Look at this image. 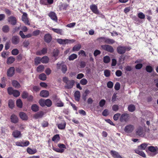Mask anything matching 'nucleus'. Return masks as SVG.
Listing matches in <instances>:
<instances>
[{
  "label": "nucleus",
  "instance_id": "1",
  "mask_svg": "<svg viewBox=\"0 0 158 158\" xmlns=\"http://www.w3.org/2000/svg\"><path fill=\"white\" fill-rule=\"evenodd\" d=\"M63 81L65 83L64 87L66 89H70L73 88L74 85L75 81L73 80H69L68 78L64 77L63 78Z\"/></svg>",
  "mask_w": 158,
  "mask_h": 158
},
{
  "label": "nucleus",
  "instance_id": "2",
  "mask_svg": "<svg viewBox=\"0 0 158 158\" xmlns=\"http://www.w3.org/2000/svg\"><path fill=\"white\" fill-rule=\"evenodd\" d=\"M7 90L9 95L13 94L14 97H16L19 96L20 95L19 92L17 90H14L12 87H9L8 88Z\"/></svg>",
  "mask_w": 158,
  "mask_h": 158
},
{
  "label": "nucleus",
  "instance_id": "3",
  "mask_svg": "<svg viewBox=\"0 0 158 158\" xmlns=\"http://www.w3.org/2000/svg\"><path fill=\"white\" fill-rule=\"evenodd\" d=\"M130 119V115L127 113H124L121 115L119 120L121 122H127Z\"/></svg>",
  "mask_w": 158,
  "mask_h": 158
},
{
  "label": "nucleus",
  "instance_id": "4",
  "mask_svg": "<svg viewBox=\"0 0 158 158\" xmlns=\"http://www.w3.org/2000/svg\"><path fill=\"white\" fill-rule=\"evenodd\" d=\"M56 68L57 69H60L64 73H65L67 70L66 65L63 62L60 63L59 62L56 64Z\"/></svg>",
  "mask_w": 158,
  "mask_h": 158
},
{
  "label": "nucleus",
  "instance_id": "5",
  "mask_svg": "<svg viewBox=\"0 0 158 158\" xmlns=\"http://www.w3.org/2000/svg\"><path fill=\"white\" fill-rule=\"evenodd\" d=\"M131 48L128 47H126L124 46H119L117 48V51L118 53L120 54H124L126 50L129 51Z\"/></svg>",
  "mask_w": 158,
  "mask_h": 158
},
{
  "label": "nucleus",
  "instance_id": "6",
  "mask_svg": "<svg viewBox=\"0 0 158 158\" xmlns=\"http://www.w3.org/2000/svg\"><path fill=\"white\" fill-rule=\"evenodd\" d=\"M148 150L152 152V153L150 154V155L152 156H155L158 153V148L156 146H149L148 147Z\"/></svg>",
  "mask_w": 158,
  "mask_h": 158
},
{
  "label": "nucleus",
  "instance_id": "7",
  "mask_svg": "<svg viewBox=\"0 0 158 158\" xmlns=\"http://www.w3.org/2000/svg\"><path fill=\"white\" fill-rule=\"evenodd\" d=\"M74 40H63L61 39H58L57 40V42L60 44H66L68 43H73L75 42Z\"/></svg>",
  "mask_w": 158,
  "mask_h": 158
},
{
  "label": "nucleus",
  "instance_id": "8",
  "mask_svg": "<svg viewBox=\"0 0 158 158\" xmlns=\"http://www.w3.org/2000/svg\"><path fill=\"white\" fill-rule=\"evenodd\" d=\"M101 47L102 49L110 52L112 53L114 51L113 48L110 45L104 44L102 45Z\"/></svg>",
  "mask_w": 158,
  "mask_h": 158
},
{
  "label": "nucleus",
  "instance_id": "9",
  "mask_svg": "<svg viewBox=\"0 0 158 158\" xmlns=\"http://www.w3.org/2000/svg\"><path fill=\"white\" fill-rule=\"evenodd\" d=\"M134 127L133 125L128 124L125 127L124 131L126 133H130L134 131Z\"/></svg>",
  "mask_w": 158,
  "mask_h": 158
},
{
  "label": "nucleus",
  "instance_id": "10",
  "mask_svg": "<svg viewBox=\"0 0 158 158\" xmlns=\"http://www.w3.org/2000/svg\"><path fill=\"white\" fill-rule=\"evenodd\" d=\"M8 22L12 25H15L17 23V19L16 18L13 16H10L7 18Z\"/></svg>",
  "mask_w": 158,
  "mask_h": 158
},
{
  "label": "nucleus",
  "instance_id": "11",
  "mask_svg": "<svg viewBox=\"0 0 158 158\" xmlns=\"http://www.w3.org/2000/svg\"><path fill=\"white\" fill-rule=\"evenodd\" d=\"M20 37L17 35H14L12 37L11 39L12 43L15 45H17L20 42Z\"/></svg>",
  "mask_w": 158,
  "mask_h": 158
},
{
  "label": "nucleus",
  "instance_id": "12",
  "mask_svg": "<svg viewBox=\"0 0 158 158\" xmlns=\"http://www.w3.org/2000/svg\"><path fill=\"white\" fill-rule=\"evenodd\" d=\"M15 72V69L14 67H10L7 71V76L8 77H12L14 75Z\"/></svg>",
  "mask_w": 158,
  "mask_h": 158
},
{
  "label": "nucleus",
  "instance_id": "13",
  "mask_svg": "<svg viewBox=\"0 0 158 158\" xmlns=\"http://www.w3.org/2000/svg\"><path fill=\"white\" fill-rule=\"evenodd\" d=\"M22 20L26 24L30 25V23L27 18V14L25 13H23L22 17Z\"/></svg>",
  "mask_w": 158,
  "mask_h": 158
},
{
  "label": "nucleus",
  "instance_id": "14",
  "mask_svg": "<svg viewBox=\"0 0 158 158\" xmlns=\"http://www.w3.org/2000/svg\"><path fill=\"white\" fill-rule=\"evenodd\" d=\"M48 16L53 21L57 22V18L56 13L54 12H51L48 14Z\"/></svg>",
  "mask_w": 158,
  "mask_h": 158
},
{
  "label": "nucleus",
  "instance_id": "15",
  "mask_svg": "<svg viewBox=\"0 0 158 158\" xmlns=\"http://www.w3.org/2000/svg\"><path fill=\"white\" fill-rule=\"evenodd\" d=\"M19 35L20 36L21 38L22 39H25V38H28L31 37L33 36L32 34H28L27 35H25L23 32L22 31H20L19 32Z\"/></svg>",
  "mask_w": 158,
  "mask_h": 158
},
{
  "label": "nucleus",
  "instance_id": "16",
  "mask_svg": "<svg viewBox=\"0 0 158 158\" xmlns=\"http://www.w3.org/2000/svg\"><path fill=\"white\" fill-rule=\"evenodd\" d=\"M90 9L94 13L98 14H99V11L98 10V7L95 5H92L90 6Z\"/></svg>",
  "mask_w": 158,
  "mask_h": 158
},
{
  "label": "nucleus",
  "instance_id": "17",
  "mask_svg": "<svg viewBox=\"0 0 158 158\" xmlns=\"http://www.w3.org/2000/svg\"><path fill=\"white\" fill-rule=\"evenodd\" d=\"M110 154L114 158H123L118 152L114 151H110Z\"/></svg>",
  "mask_w": 158,
  "mask_h": 158
},
{
  "label": "nucleus",
  "instance_id": "18",
  "mask_svg": "<svg viewBox=\"0 0 158 158\" xmlns=\"http://www.w3.org/2000/svg\"><path fill=\"white\" fill-rule=\"evenodd\" d=\"M12 135L15 138H20L21 136L20 131L17 130H15L13 132Z\"/></svg>",
  "mask_w": 158,
  "mask_h": 158
},
{
  "label": "nucleus",
  "instance_id": "19",
  "mask_svg": "<svg viewBox=\"0 0 158 158\" xmlns=\"http://www.w3.org/2000/svg\"><path fill=\"white\" fill-rule=\"evenodd\" d=\"M44 113L43 111H40L34 114L33 117L36 119L41 118L44 115Z\"/></svg>",
  "mask_w": 158,
  "mask_h": 158
},
{
  "label": "nucleus",
  "instance_id": "20",
  "mask_svg": "<svg viewBox=\"0 0 158 158\" xmlns=\"http://www.w3.org/2000/svg\"><path fill=\"white\" fill-rule=\"evenodd\" d=\"M11 122L15 123H17L18 122V118L14 114H12L10 117Z\"/></svg>",
  "mask_w": 158,
  "mask_h": 158
},
{
  "label": "nucleus",
  "instance_id": "21",
  "mask_svg": "<svg viewBox=\"0 0 158 158\" xmlns=\"http://www.w3.org/2000/svg\"><path fill=\"white\" fill-rule=\"evenodd\" d=\"M143 130L142 127H139L136 130V134L137 135L142 136H143Z\"/></svg>",
  "mask_w": 158,
  "mask_h": 158
},
{
  "label": "nucleus",
  "instance_id": "22",
  "mask_svg": "<svg viewBox=\"0 0 158 158\" xmlns=\"http://www.w3.org/2000/svg\"><path fill=\"white\" fill-rule=\"evenodd\" d=\"M49 92L46 90H43L41 91L40 94V95L43 97H47L49 95Z\"/></svg>",
  "mask_w": 158,
  "mask_h": 158
},
{
  "label": "nucleus",
  "instance_id": "23",
  "mask_svg": "<svg viewBox=\"0 0 158 158\" xmlns=\"http://www.w3.org/2000/svg\"><path fill=\"white\" fill-rule=\"evenodd\" d=\"M52 37L50 34H47L45 35L44 36L45 41L48 43H49L51 40Z\"/></svg>",
  "mask_w": 158,
  "mask_h": 158
},
{
  "label": "nucleus",
  "instance_id": "24",
  "mask_svg": "<svg viewBox=\"0 0 158 158\" xmlns=\"http://www.w3.org/2000/svg\"><path fill=\"white\" fill-rule=\"evenodd\" d=\"M74 96L75 99L77 101H79L80 98V93L78 91H76L74 93Z\"/></svg>",
  "mask_w": 158,
  "mask_h": 158
},
{
  "label": "nucleus",
  "instance_id": "25",
  "mask_svg": "<svg viewBox=\"0 0 158 158\" xmlns=\"http://www.w3.org/2000/svg\"><path fill=\"white\" fill-rule=\"evenodd\" d=\"M104 43L107 44H112L115 43V41L113 39L109 38H104Z\"/></svg>",
  "mask_w": 158,
  "mask_h": 158
},
{
  "label": "nucleus",
  "instance_id": "26",
  "mask_svg": "<svg viewBox=\"0 0 158 158\" xmlns=\"http://www.w3.org/2000/svg\"><path fill=\"white\" fill-rule=\"evenodd\" d=\"M47 48H44L41 51H38L36 52V54L37 55H44L47 52Z\"/></svg>",
  "mask_w": 158,
  "mask_h": 158
},
{
  "label": "nucleus",
  "instance_id": "27",
  "mask_svg": "<svg viewBox=\"0 0 158 158\" xmlns=\"http://www.w3.org/2000/svg\"><path fill=\"white\" fill-rule=\"evenodd\" d=\"M66 123L64 121H62V122L58 125V127L60 129H64L65 127Z\"/></svg>",
  "mask_w": 158,
  "mask_h": 158
},
{
  "label": "nucleus",
  "instance_id": "28",
  "mask_svg": "<svg viewBox=\"0 0 158 158\" xmlns=\"http://www.w3.org/2000/svg\"><path fill=\"white\" fill-rule=\"evenodd\" d=\"M2 30L4 33H7L9 31L10 28L9 26L6 25L3 26Z\"/></svg>",
  "mask_w": 158,
  "mask_h": 158
},
{
  "label": "nucleus",
  "instance_id": "29",
  "mask_svg": "<svg viewBox=\"0 0 158 158\" xmlns=\"http://www.w3.org/2000/svg\"><path fill=\"white\" fill-rule=\"evenodd\" d=\"M140 149H136L135 150V152L137 154H139L140 156H142L143 157H146V155L144 153L143 151L140 150Z\"/></svg>",
  "mask_w": 158,
  "mask_h": 158
},
{
  "label": "nucleus",
  "instance_id": "30",
  "mask_svg": "<svg viewBox=\"0 0 158 158\" xmlns=\"http://www.w3.org/2000/svg\"><path fill=\"white\" fill-rule=\"evenodd\" d=\"M19 115L20 118L23 120H26L27 119V116L23 112H20L19 113Z\"/></svg>",
  "mask_w": 158,
  "mask_h": 158
},
{
  "label": "nucleus",
  "instance_id": "31",
  "mask_svg": "<svg viewBox=\"0 0 158 158\" xmlns=\"http://www.w3.org/2000/svg\"><path fill=\"white\" fill-rule=\"evenodd\" d=\"M12 84L13 86L16 88L18 89L21 86L19 83L15 80L13 81H12Z\"/></svg>",
  "mask_w": 158,
  "mask_h": 158
},
{
  "label": "nucleus",
  "instance_id": "32",
  "mask_svg": "<svg viewBox=\"0 0 158 158\" xmlns=\"http://www.w3.org/2000/svg\"><path fill=\"white\" fill-rule=\"evenodd\" d=\"M31 109L34 112H37L39 110V107L37 105L34 104L31 106Z\"/></svg>",
  "mask_w": 158,
  "mask_h": 158
},
{
  "label": "nucleus",
  "instance_id": "33",
  "mask_svg": "<svg viewBox=\"0 0 158 158\" xmlns=\"http://www.w3.org/2000/svg\"><path fill=\"white\" fill-rule=\"evenodd\" d=\"M27 152L30 154H33L37 152V150L35 149H32L29 148H28L27 150Z\"/></svg>",
  "mask_w": 158,
  "mask_h": 158
},
{
  "label": "nucleus",
  "instance_id": "34",
  "mask_svg": "<svg viewBox=\"0 0 158 158\" xmlns=\"http://www.w3.org/2000/svg\"><path fill=\"white\" fill-rule=\"evenodd\" d=\"M128 109L129 111L133 112L135 110V106L133 104L130 105L128 107Z\"/></svg>",
  "mask_w": 158,
  "mask_h": 158
},
{
  "label": "nucleus",
  "instance_id": "35",
  "mask_svg": "<svg viewBox=\"0 0 158 158\" xmlns=\"http://www.w3.org/2000/svg\"><path fill=\"white\" fill-rule=\"evenodd\" d=\"M15 60V59L13 56L8 57L7 59V63L8 64L12 63Z\"/></svg>",
  "mask_w": 158,
  "mask_h": 158
},
{
  "label": "nucleus",
  "instance_id": "36",
  "mask_svg": "<svg viewBox=\"0 0 158 158\" xmlns=\"http://www.w3.org/2000/svg\"><path fill=\"white\" fill-rule=\"evenodd\" d=\"M52 30L56 33L61 35L63 34V31L62 29L52 28Z\"/></svg>",
  "mask_w": 158,
  "mask_h": 158
},
{
  "label": "nucleus",
  "instance_id": "37",
  "mask_svg": "<svg viewBox=\"0 0 158 158\" xmlns=\"http://www.w3.org/2000/svg\"><path fill=\"white\" fill-rule=\"evenodd\" d=\"M59 50L56 48L54 49L52 52L53 56L55 57H57L59 54Z\"/></svg>",
  "mask_w": 158,
  "mask_h": 158
},
{
  "label": "nucleus",
  "instance_id": "38",
  "mask_svg": "<svg viewBox=\"0 0 158 158\" xmlns=\"http://www.w3.org/2000/svg\"><path fill=\"white\" fill-rule=\"evenodd\" d=\"M60 137L58 134H57L53 136L52 138V141L55 143H57L60 140Z\"/></svg>",
  "mask_w": 158,
  "mask_h": 158
},
{
  "label": "nucleus",
  "instance_id": "39",
  "mask_svg": "<svg viewBox=\"0 0 158 158\" xmlns=\"http://www.w3.org/2000/svg\"><path fill=\"white\" fill-rule=\"evenodd\" d=\"M30 44V41L28 40H25L23 43V46L24 48H27Z\"/></svg>",
  "mask_w": 158,
  "mask_h": 158
},
{
  "label": "nucleus",
  "instance_id": "40",
  "mask_svg": "<svg viewBox=\"0 0 158 158\" xmlns=\"http://www.w3.org/2000/svg\"><path fill=\"white\" fill-rule=\"evenodd\" d=\"M41 62L43 63L46 64L49 61V58L47 56H44L41 58Z\"/></svg>",
  "mask_w": 158,
  "mask_h": 158
},
{
  "label": "nucleus",
  "instance_id": "41",
  "mask_svg": "<svg viewBox=\"0 0 158 158\" xmlns=\"http://www.w3.org/2000/svg\"><path fill=\"white\" fill-rule=\"evenodd\" d=\"M148 144L146 143H143L141 144L138 147V149L140 150H145Z\"/></svg>",
  "mask_w": 158,
  "mask_h": 158
},
{
  "label": "nucleus",
  "instance_id": "42",
  "mask_svg": "<svg viewBox=\"0 0 158 158\" xmlns=\"http://www.w3.org/2000/svg\"><path fill=\"white\" fill-rule=\"evenodd\" d=\"M44 69V66L43 65H41L38 66L36 69V71L38 72H41Z\"/></svg>",
  "mask_w": 158,
  "mask_h": 158
},
{
  "label": "nucleus",
  "instance_id": "43",
  "mask_svg": "<svg viewBox=\"0 0 158 158\" xmlns=\"http://www.w3.org/2000/svg\"><path fill=\"white\" fill-rule=\"evenodd\" d=\"M81 44H78L75 45L73 48V50L74 51H78L81 48Z\"/></svg>",
  "mask_w": 158,
  "mask_h": 158
},
{
  "label": "nucleus",
  "instance_id": "44",
  "mask_svg": "<svg viewBox=\"0 0 158 158\" xmlns=\"http://www.w3.org/2000/svg\"><path fill=\"white\" fill-rule=\"evenodd\" d=\"M39 78L42 80H45L47 78L46 75L44 73H42L40 74L39 76Z\"/></svg>",
  "mask_w": 158,
  "mask_h": 158
},
{
  "label": "nucleus",
  "instance_id": "45",
  "mask_svg": "<svg viewBox=\"0 0 158 158\" xmlns=\"http://www.w3.org/2000/svg\"><path fill=\"white\" fill-rule=\"evenodd\" d=\"M34 61L35 64L37 65L40 63V62H41V58L39 57H37L35 59Z\"/></svg>",
  "mask_w": 158,
  "mask_h": 158
},
{
  "label": "nucleus",
  "instance_id": "46",
  "mask_svg": "<svg viewBox=\"0 0 158 158\" xmlns=\"http://www.w3.org/2000/svg\"><path fill=\"white\" fill-rule=\"evenodd\" d=\"M110 60V57L109 56H106L103 57V61L104 63H109Z\"/></svg>",
  "mask_w": 158,
  "mask_h": 158
},
{
  "label": "nucleus",
  "instance_id": "47",
  "mask_svg": "<svg viewBox=\"0 0 158 158\" xmlns=\"http://www.w3.org/2000/svg\"><path fill=\"white\" fill-rule=\"evenodd\" d=\"M52 149L54 151L57 152L61 153L63 152L64 151V149L56 148L54 147H53L52 148Z\"/></svg>",
  "mask_w": 158,
  "mask_h": 158
},
{
  "label": "nucleus",
  "instance_id": "48",
  "mask_svg": "<svg viewBox=\"0 0 158 158\" xmlns=\"http://www.w3.org/2000/svg\"><path fill=\"white\" fill-rule=\"evenodd\" d=\"M16 105L18 107L21 108L22 107L23 103L20 99L17 100L16 101Z\"/></svg>",
  "mask_w": 158,
  "mask_h": 158
},
{
  "label": "nucleus",
  "instance_id": "49",
  "mask_svg": "<svg viewBox=\"0 0 158 158\" xmlns=\"http://www.w3.org/2000/svg\"><path fill=\"white\" fill-rule=\"evenodd\" d=\"M8 105L10 108L12 109L14 106V101L12 100H10L9 101Z\"/></svg>",
  "mask_w": 158,
  "mask_h": 158
},
{
  "label": "nucleus",
  "instance_id": "50",
  "mask_svg": "<svg viewBox=\"0 0 158 158\" xmlns=\"http://www.w3.org/2000/svg\"><path fill=\"white\" fill-rule=\"evenodd\" d=\"M77 57V56L76 54H73L69 56V59L70 60H73L76 59Z\"/></svg>",
  "mask_w": 158,
  "mask_h": 158
},
{
  "label": "nucleus",
  "instance_id": "51",
  "mask_svg": "<svg viewBox=\"0 0 158 158\" xmlns=\"http://www.w3.org/2000/svg\"><path fill=\"white\" fill-rule=\"evenodd\" d=\"M45 106L48 107H50L52 105V102L49 99H47L45 100Z\"/></svg>",
  "mask_w": 158,
  "mask_h": 158
},
{
  "label": "nucleus",
  "instance_id": "52",
  "mask_svg": "<svg viewBox=\"0 0 158 158\" xmlns=\"http://www.w3.org/2000/svg\"><path fill=\"white\" fill-rule=\"evenodd\" d=\"M19 53V51L17 49H14L11 51V54L12 55L16 56Z\"/></svg>",
  "mask_w": 158,
  "mask_h": 158
},
{
  "label": "nucleus",
  "instance_id": "53",
  "mask_svg": "<svg viewBox=\"0 0 158 158\" xmlns=\"http://www.w3.org/2000/svg\"><path fill=\"white\" fill-rule=\"evenodd\" d=\"M56 105L58 107H62L64 106V103L61 101H57L56 103Z\"/></svg>",
  "mask_w": 158,
  "mask_h": 158
},
{
  "label": "nucleus",
  "instance_id": "54",
  "mask_svg": "<svg viewBox=\"0 0 158 158\" xmlns=\"http://www.w3.org/2000/svg\"><path fill=\"white\" fill-rule=\"evenodd\" d=\"M88 82L87 80L85 78H83L80 81V83L82 85H86Z\"/></svg>",
  "mask_w": 158,
  "mask_h": 158
},
{
  "label": "nucleus",
  "instance_id": "55",
  "mask_svg": "<svg viewBox=\"0 0 158 158\" xmlns=\"http://www.w3.org/2000/svg\"><path fill=\"white\" fill-rule=\"evenodd\" d=\"M45 100L44 99H41L39 100V103L40 105L42 106H45Z\"/></svg>",
  "mask_w": 158,
  "mask_h": 158
},
{
  "label": "nucleus",
  "instance_id": "56",
  "mask_svg": "<svg viewBox=\"0 0 158 158\" xmlns=\"http://www.w3.org/2000/svg\"><path fill=\"white\" fill-rule=\"evenodd\" d=\"M146 70L147 72L151 73L153 70V69L151 66L148 65L146 67Z\"/></svg>",
  "mask_w": 158,
  "mask_h": 158
},
{
  "label": "nucleus",
  "instance_id": "57",
  "mask_svg": "<svg viewBox=\"0 0 158 158\" xmlns=\"http://www.w3.org/2000/svg\"><path fill=\"white\" fill-rule=\"evenodd\" d=\"M106 103V101L104 99H102L99 103V106L101 107H103L105 105Z\"/></svg>",
  "mask_w": 158,
  "mask_h": 158
},
{
  "label": "nucleus",
  "instance_id": "58",
  "mask_svg": "<svg viewBox=\"0 0 158 158\" xmlns=\"http://www.w3.org/2000/svg\"><path fill=\"white\" fill-rule=\"evenodd\" d=\"M121 114L119 113H117L115 114L113 116V119L115 121L117 120Z\"/></svg>",
  "mask_w": 158,
  "mask_h": 158
},
{
  "label": "nucleus",
  "instance_id": "59",
  "mask_svg": "<svg viewBox=\"0 0 158 158\" xmlns=\"http://www.w3.org/2000/svg\"><path fill=\"white\" fill-rule=\"evenodd\" d=\"M110 71L108 70H106L104 71V75L106 77H109L110 75Z\"/></svg>",
  "mask_w": 158,
  "mask_h": 158
},
{
  "label": "nucleus",
  "instance_id": "60",
  "mask_svg": "<svg viewBox=\"0 0 158 158\" xmlns=\"http://www.w3.org/2000/svg\"><path fill=\"white\" fill-rule=\"evenodd\" d=\"M40 31V30H36L34 31L32 33V35L33 36H36L39 35Z\"/></svg>",
  "mask_w": 158,
  "mask_h": 158
},
{
  "label": "nucleus",
  "instance_id": "61",
  "mask_svg": "<svg viewBox=\"0 0 158 158\" xmlns=\"http://www.w3.org/2000/svg\"><path fill=\"white\" fill-rule=\"evenodd\" d=\"M138 17L141 19H143L145 18L144 14L142 12H139L138 14Z\"/></svg>",
  "mask_w": 158,
  "mask_h": 158
},
{
  "label": "nucleus",
  "instance_id": "62",
  "mask_svg": "<svg viewBox=\"0 0 158 158\" xmlns=\"http://www.w3.org/2000/svg\"><path fill=\"white\" fill-rule=\"evenodd\" d=\"M114 89L116 90H118L120 88V84L119 83L117 82L115 85L114 86Z\"/></svg>",
  "mask_w": 158,
  "mask_h": 158
},
{
  "label": "nucleus",
  "instance_id": "63",
  "mask_svg": "<svg viewBox=\"0 0 158 158\" xmlns=\"http://www.w3.org/2000/svg\"><path fill=\"white\" fill-rule=\"evenodd\" d=\"M113 83L111 81H109L107 83V87L109 88H111L113 87Z\"/></svg>",
  "mask_w": 158,
  "mask_h": 158
},
{
  "label": "nucleus",
  "instance_id": "64",
  "mask_svg": "<svg viewBox=\"0 0 158 158\" xmlns=\"http://www.w3.org/2000/svg\"><path fill=\"white\" fill-rule=\"evenodd\" d=\"M22 97L23 98H27L28 96L27 93L26 91H24L22 95Z\"/></svg>",
  "mask_w": 158,
  "mask_h": 158
}]
</instances>
